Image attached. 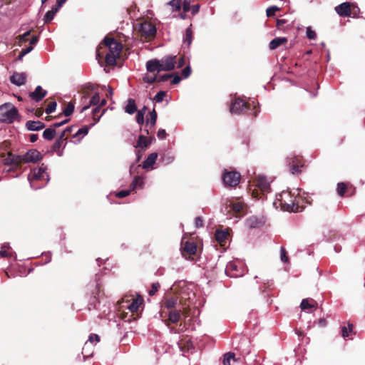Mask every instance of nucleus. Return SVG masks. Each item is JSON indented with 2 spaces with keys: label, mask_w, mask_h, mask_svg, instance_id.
Masks as SVG:
<instances>
[{
  "label": "nucleus",
  "mask_w": 365,
  "mask_h": 365,
  "mask_svg": "<svg viewBox=\"0 0 365 365\" xmlns=\"http://www.w3.org/2000/svg\"><path fill=\"white\" fill-rule=\"evenodd\" d=\"M273 205L276 207H281L284 211L296 212L299 210L295 193H292L288 190L282 191L277 195Z\"/></svg>",
  "instance_id": "1"
},
{
  "label": "nucleus",
  "mask_w": 365,
  "mask_h": 365,
  "mask_svg": "<svg viewBox=\"0 0 365 365\" xmlns=\"http://www.w3.org/2000/svg\"><path fill=\"white\" fill-rule=\"evenodd\" d=\"M104 45L108 48L109 52L106 55V62L108 65H114L116 58L119 57L122 50V45L113 38L106 37L103 40Z\"/></svg>",
  "instance_id": "2"
},
{
  "label": "nucleus",
  "mask_w": 365,
  "mask_h": 365,
  "mask_svg": "<svg viewBox=\"0 0 365 365\" xmlns=\"http://www.w3.org/2000/svg\"><path fill=\"white\" fill-rule=\"evenodd\" d=\"M18 117V110L11 103H4L0 106V121L13 123Z\"/></svg>",
  "instance_id": "3"
},
{
  "label": "nucleus",
  "mask_w": 365,
  "mask_h": 365,
  "mask_svg": "<svg viewBox=\"0 0 365 365\" xmlns=\"http://www.w3.org/2000/svg\"><path fill=\"white\" fill-rule=\"evenodd\" d=\"M46 166L44 164L36 169H34L31 174L28 176V180L30 182V185L34 189H38L40 186H35L34 181L43 180L46 184L49 180L48 175L46 173Z\"/></svg>",
  "instance_id": "4"
},
{
  "label": "nucleus",
  "mask_w": 365,
  "mask_h": 365,
  "mask_svg": "<svg viewBox=\"0 0 365 365\" xmlns=\"http://www.w3.org/2000/svg\"><path fill=\"white\" fill-rule=\"evenodd\" d=\"M42 158V155L36 149L29 150L26 153L21 155L20 157L16 158V159H21V163H35Z\"/></svg>",
  "instance_id": "5"
},
{
  "label": "nucleus",
  "mask_w": 365,
  "mask_h": 365,
  "mask_svg": "<svg viewBox=\"0 0 365 365\" xmlns=\"http://www.w3.org/2000/svg\"><path fill=\"white\" fill-rule=\"evenodd\" d=\"M225 272L230 277H239L244 274L243 268L239 267L236 262H230L226 266Z\"/></svg>",
  "instance_id": "6"
},
{
  "label": "nucleus",
  "mask_w": 365,
  "mask_h": 365,
  "mask_svg": "<svg viewBox=\"0 0 365 365\" xmlns=\"http://www.w3.org/2000/svg\"><path fill=\"white\" fill-rule=\"evenodd\" d=\"M139 31L145 38H153L156 34V29L155 26L150 22H143L140 24Z\"/></svg>",
  "instance_id": "7"
},
{
  "label": "nucleus",
  "mask_w": 365,
  "mask_h": 365,
  "mask_svg": "<svg viewBox=\"0 0 365 365\" xmlns=\"http://www.w3.org/2000/svg\"><path fill=\"white\" fill-rule=\"evenodd\" d=\"M222 179L225 185L235 187L240 182V174L237 172H226Z\"/></svg>",
  "instance_id": "8"
},
{
  "label": "nucleus",
  "mask_w": 365,
  "mask_h": 365,
  "mask_svg": "<svg viewBox=\"0 0 365 365\" xmlns=\"http://www.w3.org/2000/svg\"><path fill=\"white\" fill-rule=\"evenodd\" d=\"M161 70L163 71H170L174 69L177 63L176 56H167L160 60Z\"/></svg>",
  "instance_id": "9"
},
{
  "label": "nucleus",
  "mask_w": 365,
  "mask_h": 365,
  "mask_svg": "<svg viewBox=\"0 0 365 365\" xmlns=\"http://www.w3.org/2000/svg\"><path fill=\"white\" fill-rule=\"evenodd\" d=\"M255 186L262 192H269L270 191V185L265 176L259 175L255 180Z\"/></svg>",
  "instance_id": "10"
},
{
  "label": "nucleus",
  "mask_w": 365,
  "mask_h": 365,
  "mask_svg": "<svg viewBox=\"0 0 365 365\" xmlns=\"http://www.w3.org/2000/svg\"><path fill=\"white\" fill-rule=\"evenodd\" d=\"M247 107V104L243 101L240 98H235L231 103L230 110L232 114H240Z\"/></svg>",
  "instance_id": "11"
},
{
  "label": "nucleus",
  "mask_w": 365,
  "mask_h": 365,
  "mask_svg": "<svg viewBox=\"0 0 365 365\" xmlns=\"http://www.w3.org/2000/svg\"><path fill=\"white\" fill-rule=\"evenodd\" d=\"M26 79V74L25 73L15 72L10 77V81L13 84H14L17 86H21L25 84Z\"/></svg>",
  "instance_id": "12"
},
{
  "label": "nucleus",
  "mask_w": 365,
  "mask_h": 365,
  "mask_svg": "<svg viewBox=\"0 0 365 365\" xmlns=\"http://www.w3.org/2000/svg\"><path fill=\"white\" fill-rule=\"evenodd\" d=\"M146 69H147L148 72H149V73H153L155 71H157V72L163 71V70H161V65L160 63V60L156 59V58L147 61Z\"/></svg>",
  "instance_id": "13"
},
{
  "label": "nucleus",
  "mask_w": 365,
  "mask_h": 365,
  "mask_svg": "<svg viewBox=\"0 0 365 365\" xmlns=\"http://www.w3.org/2000/svg\"><path fill=\"white\" fill-rule=\"evenodd\" d=\"M335 11L341 16H349L351 15L350 4L347 2L342 3L335 7Z\"/></svg>",
  "instance_id": "14"
},
{
  "label": "nucleus",
  "mask_w": 365,
  "mask_h": 365,
  "mask_svg": "<svg viewBox=\"0 0 365 365\" xmlns=\"http://www.w3.org/2000/svg\"><path fill=\"white\" fill-rule=\"evenodd\" d=\"M47 92L43 91L41 86H38L35 91L30 94V96L32 99L36 101H40L42 100L46 95Z\"/></svg>",
  "instance_id": "15"
},
{
  "label": "nucleus",
  "mask_w": 365,
  "mask_h": 365,
  "mask_svg": "<svg viewBox=\"0 0 365 365\" xmlns=\"http://www.w3.org/2000/svg\"><path fill=\"white\" fill-rule=\"evenodd\" d=\"M26 127L29 130L37 131L43 129L45 127V124L38 120H29L26 123Z\"/></svg>",
  "instance_id": "16"
},
{
  "label": "nucleus",
  "mask_w": 365,
  "mask_h": 365,
  "mask_svg": "<svg viewBox=\"0 0 365 365\" xmlns=\"http://www.w3.org/2000/svg\"><path fill=\"white\" fill-rule=\"evenodd\" d=\"M158 158V154L156 153H153L150 154L148 158L145 159V160L143 162V168L144 169H149L152 168L153 165L155 163Z\"/></svg>",
  "instance_id": "17"
},
{
  "label": "nucleus",
  "mask_w": 365,
  "mask_h": 365,
  "mask_svg": "<svg viewBox=\"0 0 365 365\" xmlns=\"http://www.w3.org/2000/svg\"><path fill=\"white\" fill-rule=\"evenodd\" d=\"M142 302L143 299L141 297L133 299L132 302L127 305L126 309H128L132 313L136 312Z\"/></svg>",
  "instance_id": "18"
},
{
  "label": "nucleus",
  "mask_w": 365,
  "mask_h": 365,
  "mask_svg": "<svg viewBox=\"0 0 365 365\" xmlns=\"http://www.w3.org/2000/svg\"><path fill=\"white\" fill-rule=\"evenodd\" d=\"M287 38L285 37H277L272 39L269 45L271 50L276 49L279 46L287 43Z\"/></svg>",
  "instance_id": "19"
},
{
  "label": "nucleus",
  "mask_w": 365,
  "mask_h": 365,
  "mask_svg": "<svg viewBox=\"0 0 365 365\" xmlns=\"http://www.w3.org/2000/svg\"><path fill=\"white\" fill-rule=\"evenodd\" d=\"M152 138L148 139L143 135H141L138 137L137 141V148H145L151 143Z\"/></svg>",
  "instance_id": "20"
},
{
  "label": "nucleus",
  "mask_w": 365,
  "mask_h": 365,
  "mask_svg": "<svg viewBox=\"0 0 365 365\" xmlns=\"http://www.w3.org/2000/svg\"><path fill=\"white\" fill-rule=\"evenodd\" d=\"M228 235H229V233L227 230H216V232H215V239L220 245H222V243L224 242L225 241V240L227 238Z\"/></svg>",
  "instance_id": "21"
},
{
  "label": "nucleus",
  "mask_w": 365,
  "mask_h": 365,
  "mask_svg": "<svg viewBox=\"0 0 365 365\" xmlns=\"http://www.w3.org/2000/svg\"><path fill=\"white\" fill-rule=\"evenodd\" d=\"M192 25L190 24V27L186 29L185 36L183 38V44L186 45L187 47H189L192 43V31L191 29Z\"/></svg>",
  "instance_id": "22"
},
{
  "label": "nucleus",
  "mask_w": 365,
  "mask_h": 365,
  "mask_svg": "<svg viewBox=\"0 0 365 365\" xmlns=\"http://www.w3.org/2000/svg\"><path fill=\"white\" fill-rule=\"evenodd\" d=\"M182 250L189 255H194L197 251V247L194 242H186L182 247Z\"/></svg>",
  "instance_id": "23"
},
{
  "label": "nucleus",
  "mask_w": 365,
  "mask_h": 365,
  "mask_svg": "<svg viewBox=\"0 0 365 365\" xmlns=\"http://www.w3.org/2000/svg\"><path fill=\"white\" fill-rule=\"evenodd\" d=\"M11 250V247L9 245V243L5 242L1 245V250H0V256L1 257H11L13 255V252H9V250Z\"/></svg>",
  "instance_id": "24"
},
{
  "label": "nucleus",
  "mask_w": 365,
  "mask_h": 365,
  "mask_svg": "<svg viewBox=\"0 0 365 365\" xmlns=\"http://www.w3.org/2000/svg\"><path fill=\"white\" fill-rule=\"evenodd\" d=\"M100 341V337L97 334H91L89 336V338L88 339V341L85 343L84 344V346H83V352L86 351V349L87 348H89L90 346H91L92 344H93L94 343H98V341Z\"/></svg>",
  "instance_id": "25"
},
{
  "label": "nucleus",
  "mask_w": 365,
  "mask_h": 365,
  "mask_svg": "<svg viewBox=\"0 0 365 365\" xmlns=\"http://www.w3.org/2000/svg\"><path fill=\"white\" fill-rule=\"evenodd\" d=\"M20 157V155H14L11 153H8L7 157L4 159L5 164L8 165H19L21 163V159H16V158Z\"/></svg>",
  "instance_id": "26"
},
{
  "label": "nucleus",
  "mask_w": 365,
  "mask_h": 365,
  "mask_svg": "<svg viewBox=\"0 0 365 365\" xmlns=\"http://www.w3.org/2000/svg\"><path fill=\"white\" fill-rule=\"evenodd\" d=\"M237 361V359L235 358V354L231 352H228L224 355L223 358V365H232V363Z\"/></svg>",
  "instance_id": "27"
},
{
  "label": "nucleus",
  "mask_w": 365,
  "mask_h": 365,
  "mask_svg": "<svg viewBox=\"0 0 365 365\" xmlns=\"http://www.w3.org/2000/svg\"><path fill=\"white\" fill-rule=\"evenodd\" d=\"M180 310H172L170 312L168 317L169 321L172 323H177L180 319Z\"/></svg>",
  "instance_id": "28"
},
{
  "label": "nucleus",
  "mask_w": 365,
  "mask_h": 365,
  "mask_svg": "<svg viewBox=\"0 0 365 365\" xmlns=\"http://www.w3.org/2000/svg\"><path fill=\"white\" fill-rule=\"evenodd\" d=\"M125 111L128 114H133L136 111L135 103L133 99H129L128 101Z\"/></svg>",
  "instance_id": "29"
},
{
  "label": "nucleus",
  "mask_w": 365,
  "mask_h": 365,
  "mask_svg": "<svg viewBox=\"0 0 365 365\" xmlns=\"http://www.w3.org/2000/svg\"><path fill=\"white\" fill-rule=\"evenodd\" d=\"M56 135V130L53 128H48L44 130L43 137L48 140H51Z\"/></svg>",
  "instance_id": "30"
},
{
  "label": "nucleus",
  "mask_w": 365,
  "mask_h": 365,
  "mask_svg": "<svg viewBox=\"0 0 365 365\" xmlns=\"http://www.w3.org/2000/svg\"><path fill=\"white\" fill-rule=\"evenodd\" d=\"M130 186L133 190L138 187L142 188L143 186V179L140 176L135 177Z\"/></svg>",
  "instance_id": "31"
},
{
  "label": "nucleus",
  "mask_w": 365,
  "mask_h": 365,
  "mask_svg": "<svg viewBox=\"0 0 365 365\" xmlns=\"http://www.w3.org/2000/svg\"><path fill=\"white\" fill-rule=\"evenodd\" d=\"M58 11V9L57 8H53L51 10L48 11L44 16L45 22L51 21Z\"/></svg>",
  "instance_id": "32"
},
{
  "label": "nucleus",
  "mask_w": 365,
  "mask_h": 365,
  "mask_svg": "<svg viewBox=\"0 0 365 365\" xmlns=\"http://www.w3.org/2000/svg\"><path fill=\"white\" fill-rule=\"evenodd\" d=\"M146 107L144 106L143 109L138 111L136 115V121L138 124L142 125L144 122V115L145 113Z\"/></svg>",
  "instance_id": "33"
},
{
  "label": "nucleus",
  "mask_w": 365,
  "mask_h": 365,
  "mask_svg": "<svg viewBox=\"0 0 365 365\" xmlns=\"http://www.w3.org/2000/svg\"><path fill=\"white\" fill-rule=\"evenodd\" d=\"M178 303V299L177 298L175 297H170V298H168L165 300V307L167 308V309H172L173 307H175V306Z\"/></svg>",
  "instance_id": "34"
},
{
  "label": "nucleus",
  "mask_w": 365,
  "mask_h": 365,
  "mask_svg": "<svg viewBox=\"0 0 365 365\" xmlns=\"http://www.w3.org/2000/svg\"><path fill=\"white\" fill-rule=\"evenodd\" d=\"M157 113L155 110L150 112V118L147 120V125L150 123L151 127H153L156 123Z\"/></svg>",
  "instance_id": "35"
},
{
  "label": "nucleus",
  "mask_w": 365,
  "mask_h": 365,
  "mask_svg": "<svg viewBox=\"0 0 365 365\" xmlns=\"http://www.w3.org/2000/svg\"><path fill=\"white\" fill-rule=\"evenodd\" d=\"M247 225L250 227H256L258 226L259 222L255 217H251L247 220Z\"/></svg>",
  "instance_id": "36"
},
{
  "label": "nucleus",
  "mask_w": 365,
  "mask_h": 365,
  "mask_svg": "<svg viewBox=\"0 0 365 365\" xmlns=\"http://www.w3.org/2000/svg\"><path fill=\"white\" fill-rule=\"evenodd\" d=\"M162 163L166 164V165H168L170 163H171L172 162H173L174 160V157L172 156V155H170L168 154H164L161 158H160V160Z\"/></svg>",
  "instance_id": "37"
},
{
  "label": "nucleus",
  "mask_w": 365,
  "mask_h": 365,
  "mask_svg": "<svg viewBox=\"0 0 365 365\" xmlns=\"http://www.w3.org/2000/svg\"><path fill=\"white\" fill-rule=\"evenodd\" d=\"M74 110V105L72 103H69L63 110V113L66 116H69L73 113Z\"/></svg>",
  "instance_id": "38"
},
{
  "label": "nucleus",
  "mask_w": 365,
  "mask_h": 365,
  "mask_svg": "<svg viewBox=\"0 0 365 365\" xmlns=\"http://www.w3.org/2000/svg\"><path fill=\"white\" fill-rule=\"evenodd\" d=\"M314 307V304L312 303H310L309 299H304L302 301L300 307L302 310H306L308 308H312Z\"/></svg>",
  "instance_id": "39"
},
{
  "label": "nucleus",
  "mask_w": 365,
  "mask_h": 365,
  "mask_svg": "<svg viewBox=\"0 0 365 365\" xmlns=\"http://www.w3.org/2000/svg\"><path fill=\"white\" fill-rule=\"evenodd\" d=\"M352 324H349L348 327H343L341 329V335L344 338H346L349 336V332L352 331Z\"/></svg>",
  "instance_id": "40"
},
{
  "label": "nucleus",
  "mask_w": 365,
  "mask_h": 365,
  "mask_svg": "<svg viewBox=\"0 0 365 365\" xmlns=\"http://www.w3.org/2000/svg\"><path fill=\"white\" fill-rule=\"evenodd\" d=\"M89 130V127L86 125L81 128H80L74 135V137H77L78 135L85 136L88 134Z\"/></svg>",
  "instance_id": "41"
},
{
  "label": "nucleus",
  "mask_w": 365,
  "mask_h": 365,
  "mask_svg": "<svg viewBox=\"0 0 365 365\" xmlns=\"http://www.w3.org/2000/svg\"><path fill=\"white\" fill-rule=\"evenodd\" d=\"M346 190V186L344 182H339L337 185V192L340 196H343Z\"/></svg>",
  "instance_id": "42"
},
{
  "label": "nucleus",
  "mask_w": 365,
  "mask_h": 365,
  "mask_svg": "<svg viewBox=\"0 0 365 365\" xmlns=\"http://www.w3.org/2000/svg\"><path fill=\"white\" fill-rule=\"evenodd\" d=\"M56 106H57V104L55 101H52V102L49 103L47 108H46V113L48 114L53 113V111H55Z\"/></svg>",
  "instance_id": "43"
},
{
  "label": "nucleus",
  "mask_w": 365,
  "mask_h": 365,
  "mask_svg": "<svg viewBox=\"0 0 365 365\" xmlns=\"http://www.w3.org/2000/svg\"><path fill=\"white\" fill-rule=\"evenodd\" d=\"M166 93L165 91H159L154 97V101L157 103H160L163 101Z\"/></svg>",
  "instance_id": "44"
},
{
  "label": "nucleus",
  "mask_w": 365,
  "mask_h": 365,
  "mask_svg": "<svg viewBox=\"0 0 365 365\" xmlns=\"http://www.w3.org/2000/svg\"><path fill=\"white\" fill-rule=\"evenodd\" d=\"M156 79V75H150L147 73L143 77V81L148 83H153Z\"/></svg>",
  "instance_id": "45"
},
{
  "label": "nucleus",
  "mask_w": 365,
  "mask_h": 365,
  "mask_svg": "<svg viewBox=\"0 0 365 365\" xmlns=\"http://www.w3.org/2000/svg\"><path fill=\"white\" fill-rule=\"evenodd\" d=\"M279 9L276 6H272L267 9L266 13L268 17L272 16L274 15L275 12L277 11Z\"/></svg>",
  "instance_id": "46"
},
{
  "label": "nucleus",
  "mask_w": 365,
  "mask_h": 365,
  "mask_svg": "<svg viewBox=\"0 0 365 365\" xmlns=\"http://www.w3.org/2000/svg\"><path fill=\"white\" fill-rule=\"evenodd\" d=\"M232 208L233 211L238 213V212H240L241 210H242L243 205L240 202H235L232 204Z\"/></svg>",
  "instance_id": "47"
},
{
  "label": "nucleus",
  "mask_w": 365,
  "mask_h": 365,
  "mask_svg": "<svg viewBox=\"0 0 365 365\" xmlns=\"http://www.w3.org/2000/svg\"><path fill=\"white\" fill-rule=\"evenodd\" d=\"M280 259L283 262H287L289 260V258L287 256L286 250L283 247H282L280 249Z\"/></svg>",
  "instance_id": "48"
},
{
  "label": "nucleus",
  "mask_w": 365,
  "mask_h": 365,
  "mask_svg": "<svg viewBox=\"0 0 365 365\" xmlns=\"http://www.w3.org/2000/svg\"><path fill=\"white\" fill-rule=\"evenodd\" d=\"M307 36L309 39H315L317 37V34L314 31L312 30L310 27L307 28Z\"/></svg>",
  "instance_id": "49"
},
{
  "label": "nucleus",
  "mask_w": 365,
  "mask_h": 365,
  "mask_svg": "<svg viewBox=\"0 0 365 365\" xmlns=\"http://www.w3.org/2000/svg\"><path fill=\"white\" fill-rule=\"evenodd\" d=\"M131 190H121L115 193V196L120 198L125 197L130 193Z\"/></svg>",
  "instance_id": "50"
},
{
  "label": "nucleus",
  "mask_w": 365,
  "mask_h": 365,
  "mask_svg": "<svg viewBox=\"0 0 365 365\" xmlns=\"http://www.w3.org/2000/svg\"><path fill=\"white\" fill-rule=\"evenodd\" d=\"M191 74V68L190 66H187L185 68H184L182 71V75L185 78H188Z\"/></svg>",
  "instance_id": "51"
},
{
  "label": "nucleus",
  "mask_w": 365,
  "mask_h": 365,
  "mask_svg": "<svg viewBox=\"0 0 365 365\" xmlns=\"http://www.w3.org/2000/svg\"><path fill=\"white\" fill-rule=\"evenodd\" d=\"M169 4L171 5L176 11H178L180 9V0H172L169 2Z\"/></svg>",
  "instance_id": "52"
},
{
  "label": "nucleus",
  "mask_w": 365,
  "mask_h": 365,
  "mask_svg": "<svg viewBox=\"0 0 365 365\" xmlns=\"http://www.w3.org/2000/svg\"><path fill=\"white\" fill-rule=\"evenodd\" d=\"M100 101V97L98 93H96L90 101V105H97Z\"/></svg>",
  "instance_id": "53"
},
{
  "label": "nucleus",
  "mask_w": 365,
  "mask_h": 365,
  "mask_svg": "<svg viewBox=\"0 0 365 365\" xmlns=\"http://www.w3.org/2000/svg\"><path fill=\"white\" fill-rule=\"evenodd\" d=\"M195 225L197 228L202 227L203 226V220L201 217H197L195 218Z\"/></svg>",
  "instance_id": "54"
},
{
  "label": "nucleus",
  "mask_w": 365,
  "mask_h": 365,
  "mask_svg": "<svg viewBox=\"0 0 365 365\" xmlns=\"http://www.w3.org/2000/svg\"><path fill=\"white\" fill-rule=\"evenodd\" d=\"M160 285L158 283H154L152 285V289L150 290L149 294L150 295H154L155 292L158 291Z\"/></svg>",
  "instance_id": "55"
},
{
  "label": "nucleus",
  "mask_w": 365,
  "mask_h": 365,
  "mask_svg": "<svg viewBox=\"0 0 365 365\" xmlns=\"http://www.w3.org/2000/svg\"><path fill=\"white\" fill-rule=\"evenodd\" d=\"M199 9H200V5L199 4H195V5H192L190 8L189 11H191L192 14L195 15V14H196L199 11Z\"/></svg>",
  "instance_id": "56"
},
{
  "label": "nucleus",
  "mask_w": 365,
  "mask_h": 365,
  "mask_svg": "<svg viewBox=\"0 0 365 365\" xmlns=\"http://www.w3.org/2000/svg\"><path fill=\"white\" fill-rule=\"evenodd\" d=\"M71 127H68V128H66V129H65V130H64L61 133V135H60V136H59L58 140H62V141H63V140H66V138H64V136H65L66 133H68V132H71Z\"/></svg>",
  "instance_id": "57"
},
{
  "label": "nucleus",
  "mask_w": 365,
  "mask_h": 365,
  "mask_svg": "<svg viewBox=\"0 0 365 365\" xmlns=\"http://www.w3.org/2000/svg\"><path fill=\"white\" fill-rule=\"evenodd\" d=\"M157 135L160 139H164L166 137V132L164 129H160L158 131Z\"/></svg>",
  "instance_id": "58"
},
{
  "label": "nucleus",
  "mask_w": 365,
  "mask_h": 365,
  "mask_svg": "<svg viewBox=\"0 0 365 365\" xmlns=\"http://www.w3.org/2000/svg\"><path fill=\"white\" fill-rule=\"evenodd\" d=\"M91 348H92V347L90 346V347H89V348H87V349H86V351H84V353H83V349L82 350V354L84 355V356L88 357V356H91V355L92 354V352H91V350H90V349H91Z\"/></svg>",
  "instance_id": "59"
},
{
  "label": "nucleus",
  "mask_w": 365,
  "mask_h": 365,
  "mask_svg": "<svg viewBox=\"0 0 365 365\" xmlns=\"http://www.w3.org/2000/svg\"><path fill=\"white\" fill-rule=\"evenodd\" d=\"M191 6H190V2L187 1H185L183 3V10L184 11H187L190 10V8Z\"/></svg>",
  "instance_id": "60"
},
{
  "label": "nucleus",
  "mask_w": 365,
  "mask_h": 365,
  "mask_svg": "<svg viewBox=\"0 0 365 365\" xmlns=\"http://www.w3.org/2000/svg\"><path fill=\"white\" fill-rule=\"evenodd\" d=\"M68 120H67V119H66V120H63V121H61V122L55 123H53V126L54 128L60 127V126H61V125H64L65 123H66L68 122Z\"/></svg>",
  "instance_id": "61"
},
{
  "label": "nucleus",
  "mask_w": 365,
  "mask_h": 365,
  "mask_svg": "<svg viewBox=\"0 0 365 365\" xmlns=\"http://www.w3.org/2000/svg\"><path fill=\"white\" fill-rule=\"evenodd\" d=\"M299 168H298V165H294L292 166L291 168V172L292 174H296V173H299Z\"/></svg>",
  "instance_id": "62"
},
{
  "label": "nucleus",
  "mask_w": 365,
  "mask_h": 365,
  "mask_svg": "<svg viewBox=\"0 0 365 365\" xmlns=\"http://www.w3.org/2000/svg\"><path fill=\"white\" fill-rule=\"evenodd\" d=\"M181 78L179 76H175L172 80V83L177 84L180 83Z\"/></svg>",
  "instance_id": "63"
},
{
  "label": "nucleus",
  "mask_w": 365,
  "mask_h": 365,
  "mask_svg": "<svg viewBox=\"0 0 365 365\" xmlns=\"http://www.w3.org/2000/svg\"><path fill=\"white\" fill-rule=\"evenodd\" d=\"M185 64V59L183 57H181L179 58L178 61V68H181L182 66H183Z\"/></svg>",
  "instance_id": "64"
}]
</instances>
